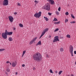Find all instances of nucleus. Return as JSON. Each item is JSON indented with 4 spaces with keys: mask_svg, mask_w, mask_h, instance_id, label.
<instances>
[{
    "mask_svg": "<svg viewBox=\"0 0 76 76\" xmlns=\"http://www.w3.org/2000/svg\"><path fill=\"white\" fill-rule=\"evenodd\" d=\"M33 58L36 61H40L42 60V56L38 52L34 55Z\"/></svg>",
    "mask_w": 76,
    "mask_h": 76,
    "instance_id": "obj_1",
    "label": "nucleus"
},
{
    "mask_svg": "<svg viewBox=\"0 0 76 76\" xmlns=\"http://www.w3.org/2000/svg\"><path fill=\"white\" fill-rule=\"evenodd\" d=\"M13 32H8L7 30H5V33L2 34V37L4 39H6L7 38V35H12Z\"/></svg>",
    "mask_w": 76,
    "mask_h": 76,
    "instance_id": "obj_2",
    "label": "nucleus"
},
{
    "mask_svg": "<svg viewBox=\"0 0 76 76\" xmlns=\"http://www.w3.org/2000/svg\"><path fill=\"white\" fill-rule=\"evenodd\" d=\"M42 9L46 10L48 11L50 10V5H49L45 4L42 8Z\"/></svg>",
    "mask_w": 76,
    "mask_h": 76,
    "instance_id": "obj_3",
    "label": "nucleus"
},
{
    "mask_svg": "<svg viewBox=\"0 0 76 76\" xmlns=\"http://www.w3.org/2000/svg\"><path fill=\"white\" fill-rule=\"evenodd\" d=\"M42 13L41 11H40L38 13H36L34 15V16L36 18H39V17L41 16V14Z\"/></svg>",
    "mask_w": 76,
    "mask_h": 76,
    "instance_id": "obj_4",
    "label": "nucleus"
},
{
    "mask_svg": "<svg viewBox=\"0 0 76 76\" xmlns=\"http://www.w3.org/2000/svg\"><path fill=\"white\" fill-rule=\"evenodd\" d=\"M69 52L70 53L72 56H73V46H72V45H71V46L69 47Z\"/></svg>",
    "mask_w": 76,
    "mask_h": 76,
    "instance_id": "obj_5",
    "label": "nucleus"
},
{
    "mask_svg": "<svg viewBox=\"0 0 76 76\" xmlns=\"http://www.w3.org/2000/svg\"><path fill=\"white\" fill-rule=\"evenodd\" d=\"M4 6H7L9 4V1L8 0H4L3 3Z\"/></svg>",
    "mask_w": 76,
    "mask_h": 76,
    "instance_id": "obj_6",
    "label": "nucleus"
},
{
    "mask_svg": "<svg viewBox=\"0 0 76 76\" xmlns=\"http://www.w3.org/2000/svg\"><path fill=\"white\" fill-rule=\"evenodd\" d=\"M37 39V37H34L32 40L30 42V44H33L34 42V41H36V39Z\"/></svg>",
    "mask_w": 76,
    "mask_h": 76,
    "instance_id": "obj_7",
    "label": "nucleus"
},
{
    "mask_svg": "<svg viewBox=\"0 0 76 76\" xmlns=\"http://www.w3.org/2000/svg\"><path fill=\"white\" fill-rule=\"evenodd\" d=\"M9 19L10 22H12L13 21V19H14L13 18V17L11 16H9Z\"/></svg>",
    "mask_w": 76,
    "mask_h": 76,
    "instance_id": "obj_8",
    "label": "nucleus"
},
{
    "mask_svg": "<svg viewBox=\"0 0 76 76\" xmlns=\"http://www.w3.org/2000/svg\"><path fill=\"white\" fill-rule=\"evenodd\" d=\"M48 30V28L45 29V30H44V31L42 32V34H43L44 35L45 34V32H47Z\"/></svg>",
    "mask_w": 76,
    "mask_h": 76,
    "instance_id": "obj_9",
    "label": "nucleus"
},
{
    "mask_svg": "<svg viewBox=\"0 0 76 76\" xmlns=\"http://www.w3.org/2000/svg\"><path fill=\"white\" fill-rule=\"evenodd\" d=\"M17 65V62L15 61V62H13L12 65L13 67H15L16 66V65Z\"/></svg>",
    "mask_w": 76,
    "mask_h": 76,
    "instance_id": "obj_10",
    "label": "nucleus"
},
{
    "mask_svg": "<svg viewBox=\"0 0 76 76\" xmlns=\"http://www.w3.org/2000/svg\"><path fill=\"white\" fill-rule=\"evenodd\" d=\"M49 2L51 4H55L54 1L53 0H50Z\"/></svg>",
    "mask_w": 76,
    "mask_h": 76,
    "instance_id": "obj_11",
    "label": "nucleus"
},
{
    "mask_svg": "<svg viewBox=\"0 0 76 76\" xmlns=\"http://www.w3.org/2000/svg\"><path fill=\"white\" fill-rule=\"evenodd\" d=\"M41 45V41H39L37 44L36 46H37V45Z\"/></svg>",
    "mask_w": 76,
    "mask_h": 76,
    "instance_id": "obj_12",
    "label": "nucleus"
},
{
    "mask_svg": "<svg viewBox=\"0 0 76 76\" xmlns=\"http://www.w3.org/2000/svg\"><path fill=\"white\" fill-rule=\"evenodd\" d=\"M57 39H58L54 38L53 41V42H57Z\"/></svg>",
    "mask_w": 76,
    "mask_h": 76,
    "instance_id": "obj_13",
    "label": "nucleus"
},
{
    "mask_svg": "<svg viewBox=\"0 0 76 76\" xmlns=\"http://www.w3.org/2000/svg\"><path fill=\"white\" fill-rule=\"evenodd\" d=\"M8 40H9V41H13V39H12V38L11 37H9V38Z\"/></svg>",
    "mask_w": 76,
    "mask_h": 76,
    "instance_id": "obj_14",
    "label": "nucleus"
},
{
    "mask_svg": "<svg viewBox=\"0 0 76 76\" xmlns=\"http://www.w3.org/2000/svg\"><path fill=\"white\" fill-rule=\"evenodd\" d=\"M44 18H45V19L46 21H48V18H47V17H44Z\"/></svg>",
    "mask_w": 76,
    "mask_h": 76,
    "instance_id": "obj_15",
    "label": "nucleus"
},
{
    "mask_svg": "<svg viewBox=\"0 0 76 76\" xmlns=\"http://www.w3.org/2000/svg\"><path fill=\"white\" fill-rule=\"evenodd\" d=\"M19 26L20 27H22L23 26V24H22L21 23H20L19 24Z\"/></svg>",
    "mask_w": 76,
    "mask_h": 76,
    "instance_id": "obj_16",
    "label": "nucleus"
},
{
    "mask_svg": "<svg viewBox=\"0 0 76 76\" xmlns=\"http://www.w3.org/2000/svg\"><path fill=\"white\" fill-rule=\"evenodd\" d=\"M64 50H63V48H61L60 49V50L61 52H63V51Z\"/></svg>",
    "mask_w": 76,
    "mask_h": 76,
    "instance_id": "obj_17",
    "label": "nucleus"
},
{
    "mask_svg": "<svg viewBox=\"0 0 76 76\" xmlns=\"http://www.w3.org/2000/svg\"><path fill=\"white\" fill-rule=\"evenodd\" d=\"M66 37H67V38H70V35L69 34H67L66 35Z\"/></svg>",
    "mask_w": 76,
    "mask_h": 76,
    "instance_id": "obj_18",
    "label": "nucleus"
},
{
    "mask_svg": "<svg viewBox=\"0 0 76 76\" xmlns=\"http://www.w3.org/2000/svg\"><path fill=\"white\" fill-rule=\"evenodd\" d=\"M4 50H5V49H0V52H1V51H4Z\"/></svg>",
    "mask_w": 76,
    "mask_h": 76,
    "instance_id": "obj_19",
    "label": "nucleus"
},
{
    "mask_svg": "<svg viewBox=\"0 0 76 76\" xmlns=\"http://www.w3.org/2000/svg\"><path fill=\"white\" fill-rule=\"evenodd\" d=\"M34 2L36 4H37V3H39V2L37 0H35L34 1Z\"/></svg>",
    "mask_w": 76,
    "mask_h": 76,
    "instance_id": "obj_20",
    "label": "nucleus"
},
{
    "mask_svg": "<svg viewBox=\"0 0 76 76\" xmlns=\"http://www.w3.org/2000/svg\"><path fill=\"white\" fill-rule=\"evenodd\" d=\"M57 19L56 18H54V19L53 20V21H57Z\"/></svg>",
    "mask_w": 76,
    "mask_h": 76,
    "instance_id": "obj_21",
    "label": "nucleus"
},
{
    "mask_svg": "<svg viewBox=\"0 0 76 76\" xmlns=\"http://www.w3.org/2000/svg\"><path fill=\"white\" fill-rule=\"evenodd\" d=\"M62 72H63V71H59L58 73L59 75H61V73H62Z\"/></svg>",
    "mask_w": 76,
    "mask_h": 76,
    "instance_id": "obj_22",
    "label": "nucleus"
},
{
    "mask_svg": "<svg viewBox=\"0 0 76 76\" xmlns=\"http://www.w3.org/2000/svg\"><path fill=\"white\" fill-rule=\"evenodd\" d=\"M56 15H59V12H58L57 11L56 12Z\"/></svg>",
    "mask_w": 76,
    "mask_h": 76,
    "instance_id": "obj_23",
    "label": "nucleus"
},
{
    "mask_svg": "<svg viewBox=\"0 0 76 76\" xmlns=\"http://www.w3.org/2000/svg\"><path fill=\"white\" fill-rule=\"evenodd\" d=\"M50 72L51 73H54V72H53V71L51 69H50Z\"/></svg>",
    "mask_w": 76,
    "mask_h": 76,
    "instance_id": "obj_24",
    "label": "nucleus"
},
{
    "mask_svg": "<svg viewBox=\"0 0 76 76\" xmlns=\"http://www.w3.org/2000/svg\"><path fill=\"white\" fill-rule=\"evenodd\" d=\"M59 30V29L57 28L55 30L54 32H56V31H58Z\"/></svg>",
    "mask_w": 76,
    "mask_h": 76,
    "instance_id": "obj_25",
    "label": "nucleus"
},
{
    "mask_svg": "<svg viewBox=\"0 0 76 76\" xmlns=\"http://www.w3.org/2000/svg\"><path fill=\"white\" fill-rule=\"evenodd\" d=\"M6 71L8 72H10V69H6Z\"/></svg>",
    "mask_w": 76,
    "mask_h": 76,
    "instance_id": "obj_26",
    "label": "nucleus"
},
{
    "mask_svg": "<svg viewBox=\"0 0 76 76\" xmlns=\"http://www.w3.org/2000/svg\"><path fill=\"white\" fill-rule=\"evenodd\" d=\"M54 38H55L56 39H58V36H56Z\"/></svg>",
    "mask_w": 76,
    "mask_h": 76,
    "instance_id": "obj_27",
    "label": "nucleus"
},
{
    "mask_svg": "<svg viewBox=\"0 0 76 76\" xmlns=\"http://www.w3.org/2000/svg\"><path fill=\"white\" fill-rule=\"evenodd\" d=\"M71 17L73 18V19H75V17L73 15V14L71 15Z\"/></svg>",
    "mask_w": 76,
    "mask_h": 76,
    "instance_id": "obj_28",
    "label": "nucleus"
},
{
    "mask_svg": "<svg viewBox=\"0 0 76 76\" xmlns=\"http://www.w3.org/2000/svg\"><path fill=\"white\" fill-rule=\"evenodd\" d=\"M75 23V21H71L70 22V23Z\"/></svg>",
    "mask_w": 76,
    "mask_h": 76,
    "instance_id": "obj_29",
    "label": "nucleus"
},
{
    "mask_svg": "<svg viewBox=\"0 0 76 76\" xmlns=\"http://www.w3.org/2000/svg\"><path fill=\"white\" fill-rule=\"evenodd\" d=\"M68 22V19H66L65 20V23H66V22Z\"/></svg>",
    "mask_w": 76,
    "mask_h": 76,
    "instance_id": "obj_30",
    "label": "nucleus"
},
{
    "mask_svg": "<svg viewBox=\"0 0 76 76\" xmlns=\"http://www.w3.org/2000/svg\"><path fill=\"white\" fill-rule=\"evenodd\" d=\"M26 53V50H24L23 52V54H25Z\"/></svg>",
    "mask_w": 76,
    "mask_h": 76,
    "instance_id": "obj_31",
    "label": "nucleus"
},
{
    "mask_svg": "<svg viewBox=\"0 0 76 76\" xmlns=\"http://www.w3.org/2000/svg\"><path fill=\"white\" fill-rule=\"evenodd\" d=\"M65 15H69V13L68 12H66L65 13Z\"/></svg>",
    "mask_w": 76,
    "mask_h": 76,
    "instance_id": "obj_32",
    "label": "nucleus"
},
{
    "mask_svg": "<svg viewBox=\"0 0 76 76\" xmlns=\"http://www.w3.org/2000/svg\"><path fill=\"white\" fill-rule=\"evenodd\" d=\"M61 9V8L60 7H59L58 8V11H60V10Z\"/></svg>",
    "mask_w": 76,
    "mask_h": 76,
    "instance_id": "obj_33",
    "label": "nucleus"
},
{
    "mask_svg": "<svg viewBox=\"0 0 76 76\" xmlns=\"http://www.w3.org/2000/svg\"><path fill=\"white\" fill-rule=\"evenodd\" d=\"M48 15H49V16H51V13H50V12H48Z\"/></svg>",
    "mask_w": 76,
    "mask_h": 76,
    "instance_id": "obj_34",
    "label": "nucleus"
},
{
    "mask_svg": "<svg viewBox=\"0 0 76 76\" xmlns=\"http://www.w3.org/2000/svg\"><path fill=\"white\" fill-rule=\"evenodd\" d=\"M18 6H20V3H18Z\"/></svg>",
    "mask_w": 76,
    "mask_h": 76,
    "instance_id": "obj_35",
    "label": "nucleus"
},
{
    "mask_svg": "<svg viewBox=\"0 0 76 76\" xmlns=\"http://www.w3.org/2000/svg\"><path fill=\"white\" fill-rule=\"evenodd\" d=\"M54 23V24H55V25L58 24V23L57 22H55V23Z\"/></svg>",
    "mask_w": 76,
    "mask_h": 76,
    "instance_id": "obj_36",
    "label": "nucleus"
},
{
    "mask_svg": "<svg viewBox=\"0 0 76 76\" xmlns=\"http://www.w3.org/2000/svg\"><path fill=\"white\" fill-rule=\"evenodd\" d=\"M36 69V68H35V67H34L33 68V70H35Z\"/></svg>",
    "mask_w": 76,
    "mask_h": 76,
    "instance_id": "obj_37",
    "label": "nucleus"
},
{
    "mask_svg": "<svg viewBox=\"0 0 76 76\" xmlns=\"http://www.w3.org/2000/svg\"><path fill=\"white\" fill-rule=\"evenodd\" d=\"M58 23V24L59 23H60V21H59L58 22H57Z\"/></svg>",
    "mask_w": 76,
    "mask_h": 76,
    "instance_id": "obj_38",
    "label": "nucleus"
},
{
    "mask_svg": "<svg viewBox=\"0 0 76 76\" xmlns=\"http://www.w3.org/2000/svg\"><path fill=\"white\" fill-rule=\"evenodd\" d=\"M74 53L75 54H76V51H75L74 52Z\"/></svg>",
    "mask_w": 76,
    "mask_h": 76,
    "instance_id": "obj_39",
    "label": "nucleus"
},
{
    "mask_svg": "<svg viewBox=\"0 0 76 76\" xmlns=\"http://www.w3.org/2000/svg\"><path fill=\"white\" fill-rule=\"evenodd\" d=\"M22 67H25V64H23L22 65Z\"/></svg>",
    "mask_w": 76,
    "mask_h": 76,
    "instance_id": "obj_40",
    "label": "nucleus"
},
{
    "mask_svg": "<svg viewBox=\"0 0 76 76\" xmlns=\"http://www.w3.org/2000/svg\"><path fill=\"white\" fill-rule=\"evenodd\" d=\"M13 30H14L15 31L16 30V28H15V27L14 28Z\"/></svg>",
    "mask_w": 76,
    "mask_h": 76,
    "instance_id": "obj_41",
    "label": "nucleus"
},
{
    "mask_svg": "<svg viewBox=\"0 0 76 76\" xmlns=\"http://www.w3.org/2000/svg\"><path fill=\"white\" fill-rule=\"evenodd\" d=\"M23 56H24V54L23 53L22 55L21 56V57H23Z\"/></svg>",
    "mask_w": 76,
    "mask_h": 76,
    "instance_id": "obj_42",
    "label": "nucleus"
},
{
    "mask_svg": "<svg viewBox=\"0 0 76 76\" xmlns=\"http://www.w3.org/2000/svg\"><path fill=\"white\" fill-rule=\"evenodd\" d=\"M55 72L56 73H57V71H56Z\"/></svg>",
    "mask_w": 76,
    "mask_h": 76,
    "instance_id": "obj_43",
    "label": "nucleus"
},
{
    "mask_svg": "<svg viewBox=\"0 0 76 76\" xmlns=\"http://www.w3.org/2000/svg\"><path fill=\"white\" fill-rule=\"evenodd\" d=\"M44 35H43L42 34V35H41L40 37H42Z\"/></svg>",
    "mask_w": 76,
    "mask_h": 76,
    "instance_id": "obj_44",
    "label": "nucleus"
},
{
    "mask_svg": "<svg viewBox=\"0 0 76 76\" xmlns=\"http://www.w3.org/2000/svg\"><path fill=\"white\" fill-rule=\"evenodd\" d=\"M44 35H43L42 34V35H41L40 37H42Z\"/></svg>",
    "mask_w": 76,
    "mask_h": 76,
    "instance_id": "obj_45",
    "label": "nucleus"
},
{
    "mask_svg": "<svg viewBox=\"0 0 76 76\" xmlns=\"http://www.w3.org/2000/svg\"><path fill=\"white\" fill-rule=\"evenodd\" d=\"M46 57L47 58H48V55H46Z\"/></svg>",
    "mask_w": 76,
    "mask_h": 76,
    "instance_id": "obj_46",
    "label": "nucleus"
},
{
    "mask_svg": "<svg viewBox=\"0 0 76 76\" xmlns=\"http://www.w3.org/2000/svg\"><path fill=\"white\" fill-rule=\"evenodd\" d=\"M71 76H74V75L73 74L71 75Z\"/></svg>",
    "mask_w": 76,
    "mask_h": 76,
    "instance_id": "obj_47",
    "label": "nucleus"
},
{
    "mask_svg": "<svg viewBox=\"0 0 76 76\" xmlns=\"http://www.w3.org/2000/svg\"><path fill=\"white\" fill-rule=\"evenodd\" d=\"M49 37L50 38L51 37V36L50 35L49 36Z\"/></svg>",
    "mask_w": 76,
    "mask_h": 76,
    "instance_id": "obj_48",
    "label": "nucleus"
},
{
    "mask_svg": "<svg viewBox=\"0 0 76 76\" xmlns=\"http://www.w3.org/2000/svg\"><path fill=\"white\" fill-rule=\"evenodd\" d=\"M7 63H10V62H9V61H7Z\"/></svg>",
    "mask_w": 76,
    "mask_h": 76,
    "instance_id": "obj_49",
    "label": "nucleus"
},
{
    "mask_svg": "<svg viewBox=\"0 0 76 76\" xmlns=\"http://www.w3.org/2000/svg\"><path fill=\"white\" fill-rule=\"evenodd\" d=\"M15 15H17V12H15Z\"/></svg>",
    "mask_w": 76,
    "mask_h": 76,
    "instance_id": "obj_50",
    "label": "nucleus"
},
{
    "mask_svg": "<svg viewBox=\"0 0 76 76\" xmlns=\"http://www.w3.org/2000/svg\"><path fill=\"white\" fill-rule=\"evenodd\" d=\"M57 41H60V40L59 39H57Z\"/></svg>",
    "mask_w": 76,
    "mask_h": 76,
    "instance_id": "obj_51",
    "label": "nucleus"
},
{
    "mask_svg": "<svg viewBox=\"0 0 76 76\" xmlns=\"http://www.w3.org/2000/svg\"><path fill=\"white\" fill-rule=\"evenodd\" d=\"M41 37H41V36H40V37L39 38V39H40L41 38Z\"/></svg>",
    "mask_w": 76,
    "mask_h": 76,
    "instance_id": "obj_52",
    "label": "nucleus"
},
{
    "mask_svg": "<svg viewBox=\"0 0 76 76\" xmlns=\"http://www.w3.org/2000/svg\"><path fill=\"white\" fill-rule=\"evenodd\" d=\"M18 74V72H16L15 75H17Z\"/></svg>",
    "mask_w": 76,
    "mask_h": 76,
    "instance_id": "obj_53",
    "label": "nucleus"
},
{
    "mask_svg": "<svg viewBox=\"0 0 76 76\" xmlns=\"http://www.w3.org/2000/svg\"><path fill=\"white\" fill-rule=\"evenodd\" d=\"M10 65H11L12 64V63H11L10 62Z\"/></svg>",
    "mask_w": 76,
    "mask_h": 76,
    "instance_id": "obj_54",
    "label": "nucleus"
},
{
    "mask_svg": "<svg viewBox=\"0 0 76 76\" xmlns=\"http://www.w3.org/2000/svg\"><path fill=\"white\" fill-rule=\"evenodd\" d=\"M60 38H61V39L63 38V37H61Z\"/></svg>",
    "mask_w": 76,
    "mask_h": 76,
    "instance_id": "obj_55",
    "label": "nucleus"
},
{
    "mask_svg": "<svg viewBox=\"0 0 76 76\" xmlns=\"http://www.w3.org/2000/svg\"><path fill=\"white\" fill-rule=\"evenodd\" d=\"M47 1H49V2H50V0H47Z\"/></svg>",
    "mask_w": 76,
    "mask_h": 76,
    "instance_id": "obj_56",
    "label": "nucleus"
},
{
    "mask_svg": "<svg viewBox=\"0 0 76 76\" xmlns=\"http://www.w3.org/2000/svg\"><path fill=\"white\" fill-rule=\"evenodd\" d=\"M1 33H0V35H1Z\"/></svg>",
    "mask_w": 76,
    "mask_h": 76,
    "instance_id": "obj_57",
    "label": "nucleus"
},
{
    "mask_svg": "<svg viewBox=\"0 0 76 76\" xmlns=\"http://www.w3.org/2000/svg\"><path fill=\"white\" fill-rule=\"evenodd\" d=\"M6 73H7V72H6Z\"/></svg>",
    "mask_w": 76,
    "mask_h": 76,
    "instance_id": "obj_58",
    "label": "nucleus"
},
{
    "mask_svg": "<svg viewBox=\"0 0 76 76\" xmlns=\"http://www.w3.org/2000/svg\"><path fill=\"white\" fill-rule=\"evenodd\" d=\"M6 73H7V72H6Z\"/></svg>",
    "mask_w": 76,
    "mask_h": 76,
    "instance_id": "obj_59",
    "label": "nucleus"
},
{
    "mask_svg": "<svg viewBox=\"0 0 76 76\" xmlns=\"http://www.w3.org/2000/svg\"><path fill=\"white\" fill-rule=\"evenodd\" d=\"M67 76H69V75H68Z\"/></svg>",
    "mask_w": 76,
    "mask_h": 76,
    "instance_id": "obj_60",
    "label": "nucleus"
},
{
    "mask_svg": "<svg viewBox=\"0 0 76 76\" xmlns=\"http://www.w3.org/2000/svg\"><path fill=\"white\" fill-rule=\"evenodd\" d=\"M59 32H60V31Z\"/></svg>",
    "mask_w": 76,
    "mask_h": 76,
    "instance_id": "obj_61",
    "label": "nucleus"
}]
</instances>
